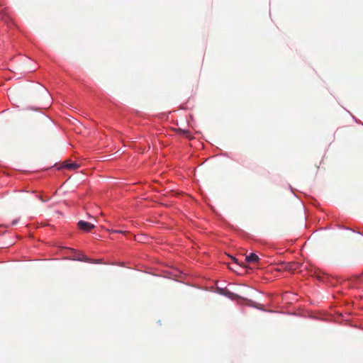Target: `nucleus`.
Returning a JSON list of instances; mask_svg holds the SVG:
<instances>
[{
    "label": "nucleus",
    "instance_id": "nucleus-5",
    "mask_svg": "<svg viewBox=\"0 0 363 363\" xmlns=\"http://www.w3.org/2000/svg\"><path fill=\"white\" fill-rule=\"evenodd\" d=\"M111 232L114 233H124L125 232L121 230H111Z\"/></svg>",
    "mask_w": 363,
    "mask_h": 363
},
{
    "label": "nucleus",
    "instance_id": "nucleus-2",
    "mask_svg": "<svg viewBox=\"0 0 363 363\" xmlns=\"http://www.w3.org/2000/svg\"><path fill=\"white\" fill-rule=\"evenodd\" d=\"M74 259L78 260V261L86 262H90V263H96V264H100L102 262L101 259L92 260L84 255H82L81 257H76Z\"/></svg>",
    "mask_w": 363,
    "mask_h": 363
},
{
    "label": "nucleus",
    "instance_id": "nucleus-6",
    "mask_svg": "<svg viewBox=\"0 0 363 363\" xmlns=\"http://www.w3.org/2000/svg\"><path fill=\"white\" fill-rule=\"evenodd\" d=\"M18 219H14V220H13L11 221V225H16L18 223Z\"/></svg>",
    "mask_w": 363,
    "mask_h": 363
},
{
    "label": "nucleus",
    "instance_id": "nucleus-3",
    "mask_svg": "<svg viewBox=\"0 0 363 363\" xmlns=\"http://www.w3.org/2000/svg\"><path fill=\"white\" fill-rule=\"evenodd\" d=\"M259 258L255 253H250L249 255L246 256L245 260L248 263H255L259 261Z\"/></svg>",
    "mask_w": 363,
    "mask_h": 363
},
{
    "label": "nucleus",
    "instance_id": "nucleus-1",
    "mask_svg": "<svg viewBox=\"0 0 363 363\" xmlns=\"http://www.w3.org/2000/svg\"><path fill=\"white\" fill-rule=\"evenodd\" d=\"M77 227L79 229L88 233L94 229L95 225L91 223L81 220L77 223Z\"/></svg>",
    "mask_w": 363,
    "mask_h": 363
},
{
    "label": "nucleus",
    "instance_id": "nucleus-4",
    "mask_svg": "<svg viewBox=\"0 0 363 363\" xmlns=\"http://www.w3.org/2000/svg\"><path fill=\"white\" fill-rule=\"evenodd\" d=\"M67 167L68 169H76L78 167V164L75 162H73V163H70V164H67Z\"/></svg>",
    "mask_w": 363,
    "mask_h": 363
}]
</instances>
